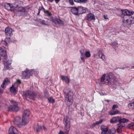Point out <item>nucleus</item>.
Segmentation results:
<instances>
[{"label": "nucleus", "mask_w": 134, "mask_h": 134, "mask_svg": "<svg viewBox=\"0 0 134 134\" xmlns=\"http://www.w3.org/2000/svg\"><path fill=\"white\" fill-rule=\"evenodd\" d=\"M122 12L124 15L123 25L124 27H127L131 24L134 23V19L131 16L133 14V12H131L127 9L123 10Z\"/></svg>", "instance_id": "f257e3e1"}, {"label": "nucleus", "mask_w": 134, "mask_h": 134, "mask_svg": "<svg viewBox=\"0 0 134 134\" xmlns=\"http://www.w3.org/2000/svg\"><path fill=\"white\" fill-rule=\"evenodd\" d=\"M114 74L112 73L107 75L103 74L101 77V82L104 84L110 85L113 83L114 78Z\"/></svg>", "instance_id": "f03ea898"}, {"label": "nucleus", "mask_w": 134, "mask_h": 134, "mask_svg": "<svg viewBox=\"0 0 134 134\" xmlns=\"http://www.w3.org/2000/svg\"><path fill=\"white\" fill-rule=\"evenodd\" d=\"M65 97V102L68 106L71 105L73 101V93L71 89L68 88L64 90Z\"/></svg>", "instance_id": "7ed1b4c3"}, {"label": "nucleus", "mask_w": 134, "mask_h": 134, "mask_svg": "<svg viewBox=\"0 0 134 134\" xmlns=\"http://www.w3.org/2000/svg\"><path fill=\"white\" fill-rule=\"evenodd\" d=\"M10 101L12 105L8 107V110L10 111H18L19 108L18 106L17 102L13 100H10Z\"/></svg>", "instance_id": "20e7f679"}, {"label": "nucleus", "mask_w": 134, "mask_h": 134, "mask_svg": "<svg viewBox=\"0 0 134 134\" xmlns=\"http://www.w3.org/2000/svg\"><path fill=\"white\" fill-rule=\"evenodd\" d=\"M129 121L128 120L125 118L121 119L119 120V123L118 125L117 129V133H121V128L124 127L125 125L124 123L128 122Z\"/></svg>", "instance_id": "39448f33"}, {"label": "nucleus", "mask_w": 134, "mask_h": 134, "mask_svg": "<svg viewBox=\"0 0 134 134\" xmlns=\"http://www.w3.org/2000/svg\"><path fill=\"white\" fill-rule=\"evenodd\" d=\"M64 125V130L65 132L68 133L70 130V119L66 116L65 117L63 121Z\"/></svg>", "instance_id": "423d86ee"}, {"label": "nucleus", "mask_w": 134, "mask_h": 134, "mask_svg": "<svg viewBox=\"0 0 134 134\" xmlns=\"http://www.w3.org/2000/svg\"><path fill=\"white\" fill-rule=\"evenodd\" d=\"M23 118L21 120L20 117H16L15 118L13 122L14 125L19 127H20L22 126L25 125L27 124V123L23 122Z\"/></svg>", "instance_id": "0eeeda50"}, {"label": "nucleus", "mask_w": 134, "mask_h": 134, "mask_svg": "<svg viewBox=\"0 0 134 134\" xmlns=\"http://www.w3.org/2000/svg\"><path fill=\"white\" fill-rule=\"evenodd\" d=\"M24 97L27 99V98H29L34 100L36 97V95L32 91H27L25 93Z\"/></svg>", "instance_id": "6e6552de"}, {"label": "nucleus", "mask_w": 134, "mask_h": 134, "mask_svg": "<svg viewBox=\"0 0 134 134\" xmlns=\"http://www.w3.org/2000/svg\"><path fill=\"white\" fill-rule=\"evenodd\" d=\"M30 114V111L28 110H24L23 115V122H25L28 123L29 120V116Z\"/></svg>", "instance_id": "1a4fd4ad"}, {"label": "nucleus", "mask_w": 134, "mask_h": 134, "mask_svg": "<svg viewBox=\"0 0 134 134\" xmlns=\"http://www.w3.org/2000/svg\"><path fill=\"white\" fill-rule=\"evenodd\" d=\"M3 58V63L7 61V57L5 51H3L2 49L0 47V60L1 59V56Z\"/></svg>", "instance_id": "9d476101"}, {"label": "nucleus", "mask_w": 134, "mask_h": 134, "mask_svg": "<svg viewBox=\"0 0 134 134\" xmlns=\"http://www.w3.org/2000/svg\"><path fill=\"white\" fill-rule=\"evenodd\" d=\"M49 20L53 22L56 24L63 25L64 24V22L62 20L56 18H53L51 17L49 18Z\"/></svg>", "instance_id": "9b49d317"}, {"label": "nucleus", "mask_w": 134, "mask_h": 134, "mask_svg": "<svg viewBox=\"0 0 134 134\" xmlns=\"http://www.w3.org/2000/svg\"><path fill=\"white\" fill-rule=\"evenodd\" d=\"M82 10H83V8L82 7H78V8L75 7H72L71 9V12L73 14L77 15L78 11Z\"/></svg>", "instance_id": "f8f14e48"}, {"label": "nucleus", "mask_w": 134, "mask_h": 134, "mask_svg": "<svg viewBox=\"0 0 134 134\" xmlns=\"http://www.w3.org/2000/svg\"><path fill=\"white\" fill-rule=\"evenodd\" d=\"M9 134H17L21 133L18 132L17 130L13 126L11 127L9 129L8 131Z\"/></svg>", "instance_id": "ddd939ff"}, {"label": "nucleus", "mask_w": 134, "mask_h": 134, "mask_svg": "<svg viewBox=\"0 0 134 134\" xmlns=\"http://www.w3.org/2000/svg\"><path fill=\"white\" fill-rule=\"evenodd\" d=\"M30 72V70L26 69L25 71L23 72V75L26 79H27L31 75Z\"/></svg>", "instance_id": "4468645a"}, {"label": "nucleus", "mask_w": 134, "mask_h": 134, "mask_svg": "<svg viewBox=\"0 0 134 134\" xmlns=\"http://www.w3.org/2000/svg\"><path fill=\"white\" fill-rule=\"evenodd\" d=\"M13 31L12 29L10 27H8L5 29V34L7 36H11L13 34Z\"/></svg>", "instance_id": "2eb2a0df"}, {"label": "nucleus", "mask_w": 134, "mask_h": 134, "mask_svg": "<svg viewBox=\"0 0 134 134\" xmlns=\"http://www.w3.org/2000/svg\"><path fill=\"white\" fill-rule=\"evenodd\" d=\"M10 83V81L8 78H6L4 80L2 84L1 85V87L2 88H4L6 85Z\"/></svg>", "instance_id": "dca6fc26"}, {"label": "nucleus", "mask_w": 134, "mask_h": 134, "mask_svg": "<svg viewBox=\"0 0 134 134\" xmlns=\"http://www.w3.org/2000/svg\"><path fill=\"white\" fill-rule=\"evenodd\" d=\"M101 129L102 131V134H105L107 132H108V129L107 127L104 125H102L101 126Z\"/></svg>", "instance_id": "f3484780"}, {"label": "nucleus", "mask_w": 134, "mask_h": 134, "mask_svg": "<svg viewBox=\"0 0 134 134\" xmlns=\"http://www.w3.org/2000/svg\"><path fill=\"white\" fill-rule=\"evenodd\" d=\"M14 8H15V10L18 12H25V9L22 7H18L17 6L14 7Z\"/></svg>", "instance_id": "a211bd4d"}, {"label": "nucleus", "mask_w": 134, "mask_h": 134, "mask_svg": "<svg viewBox=\"0 0 134 134\" xmlns=\"http://www.w3.org/2000/svg\"><path fill=\"white\" fill-rule=\"evenodd\" d=\"M95 19V16L93 14L91 13L89 14L87 17V20L89 21H91L92 20Z\"/></svg>", "instance_id": "6ab92c4d"}, {"label": "nucleus", "mask_w": 134, "mask_h": 134, "mask_svg": "<svg viewBox=\"0 0 134 134\" xmlns=\"http://www.w3.org/2000/svg\"><path fill=\"white\" fill-rule=\"evenodd\" d=\"M61 78L62 80L65 81V83H69V78L66 76H61Z\"/></svg>", "instance_id": "aec40b11"}, {"label": "nucleus", "mask_w": 134, "mask_h": 134, "mask_svg": "<svg viewBox=\"0 0 134 134\" xmlns=\"http://www.w3.org/2000/svg\"><path fill=\"white\" fill-rule=\"evenodd\" d=\"M5 7L6 8V7L8 8H7L8 10H9L10 8H14V7H15L14 4L6 3L5 5Z\"/></svg>", "instance_id": "412c9836"}, {"label": "nucleus", "mask_w": 134, "mask_h": 134, "mask_svg": "<svg viewBox=\"0 0 134 134\" xmlns=\"http://www.w3.org/2000/svg\"><path fill=\"white\" fill-rule=\"evenodd\" d=\"M120 119V118L119 117H115L113 118L110 120L111 123H116L118 121H119Z\"/></svg>", "instance_id": "4be33fe9"}, {"label": "nucleus", "mask_w": 134, "mask_h": 134, "mask_svg": "<svg viewBox=\"0 0 134 134\" xmlns=\"http://www.w3.org/2000/svg\"><path fill=\"white\" fill-rule=\"evenodd\" d=\"M38 22L41 24L45 25H47V21L44 20H43L41 19H38Z\"/></svg>", "instance_id": "5701e85b"}, {"label": "nucleus", "mask_w": 134, "mask_h": 134, "mask_svg": "<svg viewBox=\"0 0 134 134\" xmlns=\"http://www.w3.org/2000/svg\"><path fill=\"white\" fill-rule=\"evenodd\" d=\"M116 133V130L115 129L112 128L108 131V134H115Z\"/></svg>", "instance_id": "b1692460"}, {"label": "nucleus", "mask_w": 134, "mask_h": 134, "mask_svg": "<svg viewBox=\"0 0 134 134\" xmlns=\"http://www.w3.org/2000/svg\"><path fill=\"white\" fill-rule=\"evenodd\" d=\"M10 39L9 38H6L5 39V40L4 41H3V43L6 46L8 45V43H10Z\"/></svg>", "instance_id": "393cba45"}, {"label": "nucleus", "mask_w": 134, "mask_h": 134, "mask_svg": "<svg viewBox=\"0 0 134 134\" xmlns=\"http://www.w3.org/2000/svg\"><path fill=\"white\" fill-rule=\"evenodd\" d=\"M98 54L99 58H100L103 60L105 59L104 56L102 52L99 51L98 53Z\"/></svg>", "instance_id": "a878e982"}, {"label": "nucleus", "mask_w": 134, "mask_h": 134, "mask_svg": "<svg viewBox=\"0 0 134 134\" xmlns=\"http://www.w3.org/2000/svg\"><path fill=\"white\" fill-rule=\"evenodd\" d=\"M42 129V126L39 125L38 124H37V126L36 128V131L37 132H38L40 131Z\"/></svg>", "instance_id": "bb28decb"}, {"label": "nucleus", "mask_w": 134, "mask_h": 134, "mask_svg": "<svg viewBox=\"0 0 134 134\" xmlns=\"http://www.w3.org/2000/svg\"><path fill=\"white\" fill-rule=\"evenodd\" d=\"M128 107L129 108L131 109H134V101L133 102L129 104Z\"/></svg>", "instance_id": "cd10ccee"}, {"label": "nucleus", "mask_w": 134, "mask_h": 134, "mask_svg": "<svg viewBox=\"0 0 134 134\" xmlns=\"http://www.w3.org/2000/svg\"><path fill=\"white\" fill-rule=\"evenodd\" d=\"M128 127L130 129L134 130V123H132L128 125Z\"/></svg>", "instance_id": "c85d7f7f"}, {"label": "nucleus", "mask_w": 134, "mask_h": 134, "mask_svg": "<svg viewBox=\"0 0 134 134\" xmlns=\"http://www.w3.org/2000/svg\"><path fill=\"white\" fill-rule=\"evenodd\" d=\"M4 68L6 69H8L10 68L9 65L8 64V63H4Z\"/></svg>", "instance_id": "c756f323"}, {"label": "nucleus", "mask_w": 134, "mask_h": 134, "mask_svg": "<svg viewBox=\"0 0 134 134\" xmlns=\"http://www.w3.org/2000/svg\"><path fill=\"white\" fill-rule=\"evenodd\" d=\"M10 91L12 93H15L16 90L13 86H12L10 88Z\"/></svg>", "instance_id": "7c9ffc66"}, {"label": "nucleus", "mask_w": 134, "mask_h": 134, "mask_svg": "<svg viewBox=\"0 0 134 134\" xmlns=\"http://www.w3.org/2000/svg\"><path fill=\"white\" fill-rule=\"evenodd\" d=\"M119 112V111L118 110H116L115 111H111L110 114L111 115H114L118 114Z\"/></svg>", "instance_id": "2f4dec72"}, {"label": "nucleus", "mask_w": 134, "mask_h": 134, "mask_svg": "<svg viewBox=\"0 0 134 134\" xmlns=\"http://www.w3.org/2000/svg\"><path fill=\"white\" fill-rule=\"evenodd\" d=\"M44 12L48 16H51L52 15V14L48 10H45Z\"/></svg>", "instance_id": "473e14b6"}, {"label": "nucleus", "mask_w": 134, "mask_h": 134, "mask_svg": "<svg viewBox=\"0 0 134 134\" xmlns=\"http://www.w3.org/2000/svg\"><path fill=\"white\" fill-rule=\"evenodd\" d=\"M49 102L51 103H53L54 102V99L51 97H50L48 99Z\"/></svg>", "instance_id": "72a5a7b5"}, {"label": "nucleus", "mask_w": 134, "mask_h": 134, "mask_svg": "<svg viewBox=\"0 0 134 134\" xmlns=\"http://www.w3.org/2000/svg\"><path fill=\"white\" fill-rule=\"evenodd\" d=\"M86 1V0H74L75 2L78 3L85 2Z\"/></svg>", "instance_id": "f704fd0d"}, {"label": "nucleus", "mask_w": 134, "mask_h": 134, "mask_svg": "<svg viewBox=\"0 0 134 134\" xmlns=\"http://www.w3.org/2000/svg\"><path fill=\"white\" fill-rule=\"evenodd\" d=\"M42 10L44 12V11H45V10L44 8L42 7H40L38 9V13L37 14V15H38L40 13V11Z\"/></svg>", "instance_id": "c9c22d12"}, {"label": "nucleus", "mask_w": 134, "mask_h": 134, "mask_svg": "<svg viewBox=\"0 0 134 134\" xmlns=\"http://www.w3.org/2000/svg\"><path fill=\"white\" fill-rule=\"evenodd\" d=\"M85 55L87 57H89L90 56V53L89 52H86Z\"/></svg>", "instance_id": "e433bc0d"}, {"label": "nucleus", "mask_w": 134, "mask_h": 134, "mask_svg": "<svg viewBox=\"0 0 134 134\" xmlns=\"http://www.w3.org/2000/svg\"><path fill=\"white\" fill-rule=\"evenodd\" d=\"M80 52L81 53V55L82 56H83L84 55V50L83 49L81 50Z\"/></svg>", "instance_id": "4c0bfd02"}, {"label": "nucleus", "mask_w": 134, "mask_h": 134, "mask_svg": "<svg viewBox=\"0 0 134 134\" xmlns=\"http://www.w3.org/2000/svg\"><path fill=\"white\" fill-rule=\"evenodd\" d=\"M5 63H8V64L10 65L11 63V60H9L7 61L6 62H5Z\"/></svg>", "instance_id": "58836bf2"}, {"label": "nucleus", "mask_w": 134, "mask_h": 134, "mask_svg": "<svg viewBox=\"0 0 134 134\" xmlns=\"http://www.w3.org/2000/svg\"><path fill=\"white\" fill-rule=\"evenodd\" d=\"M69 1L70 3V4L71 5H73L74 4V2L73 1V0H69Z\"/></svg>", "instance_id": "ea45409f"}, {"label": "nucleus", "mask_w": 134, "mask_h": 134, "mask_svg": "<svg viewBox=\"0 0 134 134\" xmlns=\"http://www.w3.org/2000/svg\"><path fill=\"white\" fill-rule=\"evenodd\" d=\"M118 107V105L116 104L114 105L112 107V109H114L115 108H117Z\"/></svg>", "instance_id": "a19ab883"}, {"label": "nucleus", "mask_w": 134, "mask_h": 134, "mask_svg": "<svg viewBox=\"0 0 134 134\" xmlns=\"http://www.w3.org/2000/svg\"><path fill=\"white\" fill-rule=\"evenodd\" d=\"M104 19H107L108 18L107 15L106 14L104 15Z\"/></svg>", "instance_id": "79ce46f5"}, {"label": "nucleus", "mask_w": 134, "mask_h": 134, "mask_svg": "<svg viewBox=\"0 0 134 134\" xmlns=\"http://www.w3.org/2000/svg\"><path fill=\"white\" fill-rule=\"evenodd\" d=\"M59 134H64V133L62 131H60L59 133Z\"/></svg>", "instance_id": "37998d69"}, {"label": "nucleus", "mask_w": 134, "mask_h": 134, "mask_svg": "<svg viewBox=\"0 0 134 134\" xmlns=\"http://www.w3.org/2000/svg\"><path fill=\"white\" fill-rule=\"evenodd\" d=\"M17 82L19 84H20L21 83V81L19 80H17Z\"/></svg>", "instance_id": "c03bdc74"}, {"label": "nucleus", "mask_w": 134, "mask_h": 134, "mask_svg": "<svg viewBox=\"0 0 134 134\" xmlns=\"http://www.w3.org/2000/svg\"><path fill=\"white\" fill-rule=\"evenodd\" d=\"M3 90L0 89V94L2 93L3 92Z\"/></svg>", "instance_id": "a18cd8bd"}, {"label": "nucleus", "mask_w": 134, "mask_h": 134, "mask_svg": "<svg viewBox=\"0 0 134 134\" xmlns=\"http://www.w3.org/2000/svg\"><path fill=\"white\" fill-rule=\"evenodd\" d=\"M96 125H97V124H96V122L95 123H93L92 125V126L93 127H94L96 126Z\"/></svg>", "instance_id": "49530a36"}, {"label": "nucleus", "mask_w": 134, "mask_h": 134, "mask_svg": "<svg viewBox=\"0 0 134 134\" xmlns=\"http://www.w3.org/2000/svg\"><path fill=\"white\" fill-rule=\"evenodd\" d=\"M103 121V119H100V120L99 121V123H101Z\"/></svg>", "instance_id": "de8ad7c7"}, {"label": "nucleus", "mask_w": 134, "mask_h": 134, "mask_svg": "<svg viewBox=\"0 0 134 134\" xmlns=\"http://www.w3.org/2000/svg\"><path fill=\"white\" fill-rule=\"evenodd\" d=\"M96 122V124H97V125H98L99 124H100V123H99V121L97 122Z\"/></svg>", "instance_id": "09e8293b"}, {"label": "nucleus", "mask_w": 134, "mask_h": 134, "mask_svg": "<svg viewBox=\"0 0 134 134\" xmlns=\"http://www.w3.org/2000/svg\"><path fill=\"white\" fill-rule=\"evenodd\" d=\"M55 2L56 3H58L59 1V0H55Z\"/></svg>", "instance_id": "8fccbe9b"}, {"label": "nucleus", "mask_w": 134, "mask_h": 134, "mask_svg": "<svg viewBox=\"0 0 134 134\" xmlns=\"http://www.w3.org/2000/svg\"><path fill=\"white\" fill-rule=\"evenodd\" d=\"M43 129H44L45 130H46V128L44 126H43Z\"/></svg>", "instance_id": "3c124183"}, {"label": "nucleus", "mask_w": 134, "mask_h": 134, "mask_svg": "<svg viewBox=\"0 0 134 134\" xmlns=\"http://www.w3.org/2000/svg\"><path fill=\"white\" fill-rule=\"evenodd\" d=\"M48 1L50 2H52L53 0H47Z\"/></svg>", "instance_id": "603ef678"}, {"label": "nucleus", "mask_w": 134, "mask_h": 134, "mask_svg": "<svg viewBox=\"0 0 134 134\" xmlns=\"http://www.w3.org/2000/svg\"><path fill=\"white\" fill-rule=\"evenodd\" d=\"M81 59L82 60H83L84 59V58L83 57H81Z\"/></svg>", "instance_id": "864d4df0"}, {"label": "nucleus", "mask_w": 134, "mask_h": 134, "mask_svg": "<svg viewBox=\"0 0 134 134\" xmlns=\"http://www.w3.org/2000/svg\"><path fill=\"white\" fill-rule=\"evenodd\" d=\"M85 10H86L85 12H86V11H88L87 9L86 8V9H85Z\"/></svg>", "instance_id": "5fc2aeb1"}, {"label": "nucleus", "mask_w": 134, "mask_h": 134, "mask_svg": "<svg viewBox=\"0 0 134 134\" xmlns=\"http://www.w3.org/2000/svg\"><path fill=\"white\" fill-rule=\"evenodd\" d=\"M132 67L133 68H134V65L132 66Z\"/></svg>", "instance_id": "6e6d98bb"}, {"label": "nucleus", "mask_w": 134, "mask_h": 134, "mask_svg": "<svg viewBox=\"0 0 134 134\" xmlns=\"http://www.w3.org/2000/svg\"><path fill=\"white\" fill-rule=\"evenodd\" d=\"M85 12H82L81 13H84Z\"/></svg>", "instance_id": "4d7b16f0"}, {"label": "nucleus", "mask_w": 134, "mask_h": 134, "mask_svg": "<svg viewBox=\"0 0 134 134\" xmlns=\"http://www.w3.org/2000/svg\"><path fill=\"white\" fill-rule=\"evenodd\" d=\"M134 121V120H133Z\"/></svg>", "instance_id": "13d9d810"}]
</instances>
